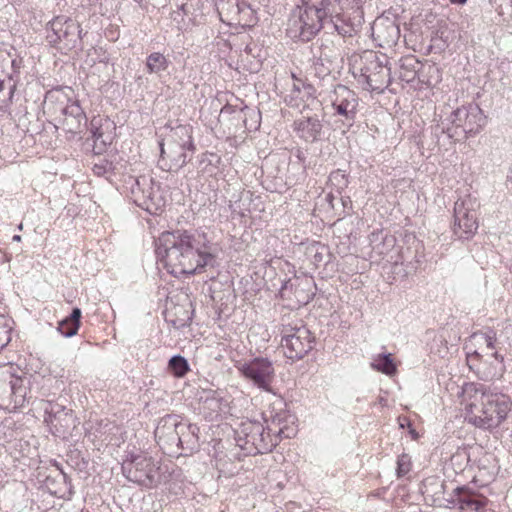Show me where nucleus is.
<instances>
[{
    "mask_svg": "<svg viewBox=\"0 0 512 512\" xmlns=\"http://www.w3.org/2000/svg\"><path fill=\"white\" fill-rule=\"evenodd\" d=\"M193 313L194 310L190 301L186 305H175L169 312L170 316H174L170 319V322L177 329L184 328L191 324Z\"/></svg>",
    "mask_w": 512,
    "mask_h": 512,
    "instance_id": "obj_33",
    "label": "nucleus"
},
{
    "mask_svg": "<svg viewBox=\"0 0 512 512\" xmlns=\"http://www.w3.org/2000/svg\"><path fill=\"white\" fill-rule=\"evenodd\" d=\"M114 169L113 162L105 158L100 159L92 168L95 175L106 177L107 179L113 174Z\"/></svg>",
    "mask_w": 512,
    "mask_h": 512,
    "instance_id": "obj_41",
    "label": "nucleus"
},
{
    "mask_svg": "<svg viewBox=\"0 0 512 512\" xmlns=\"http://www.w3.org/2000/svg\"><path fill=\"white\" fill-rule=\"evenodd\" d=\"M374 33L376 34L377 39L380 41L379 45L381 47H391L397 44L400 38L399 25L388 19L379 23H375Z\"/></svg>",
    "mask_w": 512,
    "mask_h": 512,
    "instance_id": "obj_28",
    "label": "nucleus"
},
{
    "mask_svg": "<svg viewBox=\"0 0 512 512\" xmlns=\"http://www.w3.org/2000/svg\"><path fill=\"white\" fill-rule=\"evenodd\" d=\"M330 181L333 182V183H337V185L341 186V187H346L347 186V179H346V176L344 174L343 171L341 170H335L333 171L331 174H330V177H329Z\"/></svg>",
    "mask_w": 512,
    "mask_h": 512,
    "instance_id": "obj_44",
    "label": "nucleus"
},
{
    "mask_svg": "<svg viewBox=\"0 0 512 512\" xmlns=\"http://www.w3.org/2000/svg\"><path fill=\"white\" fill-rule=\"evenodd\" d=\"M291 287H292V284H291L290 279H288V280H284V281L282 282V285H281V288H280V294H281V296L283 297V296H284V292H285L286 290H288L289 288H291Z\"/></svg>",
    "mask_w": 512,
    "mask_h": 512,
    "instance_id": "obj_48",
    "label": "nucleus"
},
{
    "mask_svg": "<svg viewBox=\"0 0 512 512\" xmlns=\"http://www.w3.org/2000/svg\"><path fill=\"white\" fill-rule=\"evenodd\" d=\"M421 63L414 56H406L399 61V78L406 83H412L418 74Z\"/></svg>",
    "mask_w": 512,
    "mask_h": 512,
    "instance_id": "obj_34",
    "label": "nucleus"
},
{
    "mask_svg": "<svg viewBox=\"0 0 512 512\" xmlns=\"http://www.w3.org/2000/svg\"><path fill=\"white\" fill-rule=\"evenodd\" d=\"M167 370L174 377L182 378L190 370V367L185 357L180 354H176L169 359Z\"/></svg>",
    "mask_w": 512,
    "mask_h": 512,
    "instance_id": "obj_36",
    "label": "nucleus"
},
{
    "mask_svg": "<svg viewBox=\"0 0 512 512\" xmlns=\"http://www.w3.org/2000/svg\"><path fill=\"white\" fill-rule=\"evenodd\" d=\"M104 124L108 127L110 125L109 120L93 117L88 128L93 139V152L97 155L104 153L112 141L111 136L105 135L102 131Z\"/></svg>",
    "mask_w": 512,
    "mask_h": 512,
    "instance_id": "obj_26",
    "label": "nucleus"
},
{
    "mask_svg": "<svg viewBox=\"0 0 512 512\" xmlns=\"http://www.w3.org/2000/svg\"><path fill=\"white\" fill-rule=\"evenodd\" d=\"M299 83L301 84V93L298 97H300L302 99L306 98V99L315 100L317 90L314 87V85L307 83L304 80H299Z\"/></svg>",
    "mask_w": 512,
    "mask_h": 512,
    "instance_id": "obj_43",
    "label": "nucleus"
},
{
    "mask_svg": "<svg viewBox=\"0 0 512 512\" xmlns=\"http://www.w3.org/2000/svg\"><path fill=\"white\" fill-rule=\"evenodd\" d=\"M155 252L168 273L193 275L216 264L215 249L206 233L196 229L162 232L155 241Z\"/></svg>",
    "mask_w": 512,
    "mask_h": 512,
    "instance_id": "obj_1",
    "label": "nucleus"
},
{
    "mask_svg": "<svg viewBox=\"0 0 512 512\" xmlns=\"http://www.w3.org/2000/svg\"><path fill=\"white\" fill-rule=\"evenodd\" d=\"M453 4H465L467 0H450Z\"/></svg>",
    "mask_w": 512,
    "mask_h": 512,
    "instance_id": "obj_52",
    "label": "nucleus"
},
{
    "mask_svg": "<svg viewBox=\"0 0 512 512\" xmlns=\"http://www.w3.org/2000/svg\"><path fill=\"white\" fill-rule=\"evenodd\" d=\"M314 294H315V293H314V292H312V293H311V295H308V296H307V300H306V302H305V303H307L310 299H312V298H313V296H314Z\"/></svg>",
    "mask_w": 512,
    "mask_h": 512,
    "instance_id": "obj_56",
    "label": "nucleus"
},
{
    "mask_svg": "<svg viewBox=\"0 0 512 512\" xmlns=\"http://www.w3.org/2000/svg\"><path fill=\"white\" fill-rule=\"evenodd\" d=\"M235 5L237 7V12L240 11V7H239V1L238 0H235Z\"/></svg>",
    "mask_w": 512,
    "mask_h": 512,
    "instance_id": "obj_57",
    "label": "nucleus"
},
{
    "mask_svg": "<svg viewBox=\"0 0 512 512\" xmlns=\"http://www.w3.org/2000/svg\"><path fill=\"white\" fill-rule=\"evenodd\" d=\"M480 393L479 403H471L467 408L466 419L476 427L493 429L498 427L512 411L510 397L503 393L476 389Z\"/></svg>",
    "mask_w": 512,
    "mask_h": 512,
    "instance_id": "obj_4",
    "label": "nucleus"
},
{
    "mask_svg": "<svg viewBox=\"0 0 512 512\" xmlns=\"http://www.w3.org/2000/svg\"><path fill=\"white\" fill-rule=\"evenodd\" d=\"M324 35L310 46L312 57L310 69L315 77L325 79L331 74V59L334 56L333 42Z\"/></svg>",
    "mask_w": 512,
    "mask_h": 512,
    "instance_id": "obj_17",
    "label": "nucleus"
},
{
    "mask_svg": "<svg viewBox=\"0 0 512 512\" xmlns=\"http://www.w3.org/2000/svg\"><path fill=\"white\" fill-rule=\"evenodd\" d=\"M272 425L279 426L278 430L271 426L265 427L258 421L247 420L240 424L235 431L236 444L246 455H258L271 452L282 438L290 437L285 432L286 426L281 427L285 418L281 414L271 415Z\"/></svg>",
    "mask_w": 512,
    "mask_h": 512,
    "instance_id": "obj_3",
    "label": "nucleus"
},
{
    "mask_svg": "<svg viewBox=\"0 0 512 512\" xmlns=\"http://www.w3.org/2000/svg\"><path fill=\"white\" fill-rule=\"evenodd\" d=\"M295 158L298 160L299 164L304 165L306 162V155L301 148H296L293 152Z\"/></svg>",
    "mask_w": 512,
    "mask_h": 512,
    "instance_id": "obj_45",
    "label": "nucleus"
},
{
    "mask_svg": "<svg viewBox=\"0 0 512 512\" xmlns=\"http://www.w3.org/2000/svg\"><path fill=\"white\" fill-rule=\"evenodd\" d=\"M82 29L75 20L57 16L47 24L46 40L52 47L67 53L81 44Z\"/></svg>",
    "mask_w": 512,
    "mask_h": 512,
    "instance_id": "obj_8",
    "label": "nucleus"
},
{
    "mask_svg": "<svg viewBox=\"0 0 512 512\" xmlns=\"http://www.w3.org/2000/svg\"><path fill=\"white\" fill-rule=\"evenodd\" d=\"M493 512V511H492Z\"/></svg>",
    "mask_w": 512,
    "mask_h": 512,
    "instance_id": "obj_61",
    "label": "nucleus"
},
{
    "mask_svg": "<svg viewBox=\"0 0 512 512\" xmlns=\"http://www.w3.org/2000/svg\"><path fill=\"white\" fill-rule=\"evenodd\" d=\"M334 199H335V197L331 193H329L326 196V201L328 202V204L330 205L331 208H334V204H333Z\"/></svg>",
    "mask_w": 512,
    "mask_h": 512,
    "instance_id": "obj_50",
    "label": "nucleus"
},
{
    "mask_svg": "<svg viewBox=\"0 0 512 512\" xmlns=\"http://www.w3.org/2000/svg\"><path fill=\"white\" fill-rule=\"evenodd\" d=\"M371 366L374 370L386 375H393L397 370L390 353L378 355V357L372 362Z\"/></svg>",
    "mask_w": 512,
    "mask_h": 512,
    "instance_id": "obj_37",
    "label": "nucleus"
},
{
    "mask_svg": "<svg viewBox=\"0 0 512 512\" xmlns=\"http://www.w3.org/2000/svg\"><path fill=\"white\" fill-rule=\"evenodd\" d=\"M281 333V346L284 349L285 356L291 360L304 358L316 343L315 336L303 324L300 326L286 325Z\"/></svg>",
    "mask_w": 512,
    "mask_h": 512,
    "instance_id": "obj_11",
    "label": "nucleus"
},
{
    "mask_svg": "<svg viewBox=\"0 0 512 512\" xmlns=\"http://www.w3.org/2000/svg\"><path fill=\"white\" fill-rule=\"evenodd\" d=\"M121 469L130 482L147 489L157 487L162 481L160 466L144 453L128 452Z\"/></svg>",
    "mask_w": 512,
    "mask_h": 512,
    "instance_id": "obj_7",
    "label": "nucleus"
},
{
    "mask_svg": "<svg viewBox=\"0 0 512 512\" xmlns=\"http://www.w3.org/2000/svg\"><path fill=\"white\" fill-rule=\"evenodd\" d=\"M478 229L476 212L468 207L464 201H457L454 205L453 234L462 240L471 239Z\"/></svg>",
    "mask_w": 512,
    "mask_h": 512,
    "instance_id": "obj_18",
    "label": "nucleus"
},
{
    "mask_svg": "<svg viewBox=\"0 0 512 512\" xmlns=\"http://www.w3.org/2000/svg\"><path fill=\"white\" fill-rule=\"evenodd\" d=\"M81 317V309L74 307L70 315L59 321L57 330L67 338L76 335L81 325Z\"/></svg>",
    "mask_w": 512,
    "mask_h": 512,
    "instance_id": "obj_32",
    "label": "nucleus"
},
{
    "mask_svg": "<svg viewBox=\"0 0 512 512\" xmlns=\"http://www.w3.org/2000/svg\"><path fill=\"white\" fill-rule=\"evenodd\" d=\"M153 185V179L143 175L137 177L131 186L135 204L149 213H156L164 206V199L160 195L159 189L155 190Z\"/></svg>",
    "mask_w": 512,
    "mask_h": 512,
    "instance_id": "obj_15",
    "label": "nucleus"
},
{
    "mask_svg": "<svg viewBox=\"0 0 512 512\" xmlns=\"http://www.w3.org/2000/svg\"><path fill=\"white\" fill-rule=\"evenodd\" d=\"M170 61L160 52H153L146 58V70L149 74H160L168 69Z\"/></svg>",
    "mask_w": 512,
    "mask_h": 512,
    "instance_id": "obj_35",
    "label": "nucleus"
},
{
    "mask_svg": "<svg viewBox=\"0 0 512 512\" xmlns=\"http://www.w3.org/2000/svg\"><path fill=\"white\" fill-rule=\"evenodd\" d=\"M348 203H351V201H350V199H349V198H347L346 200H345V199H342V204H343V206H344V207H346V205H347Z\"/></svg>",
    "mask_w": 512,
    "mask_h": 512,
    "instance_id": "obj_55",
    "label": "nucleus"
},
{
    "mask_svg": "<svg viewBox=\"0 0 512 512\" xmlns=\"http://www.w3.org/2000/svg\"><path fill=\"white\" fill-rule=\"evenodd\" d=\"M8 381L3 384L4 390L9 391L11 403L13 407L21 408L26 403L27 397V384L29 383L27 378L9 375Z\"/></svg>",
    "mask_w": 512,
    "mask_h": 512,
    "instance_id": "obj_27",
    "label": "nucleus"
},
{
    "mask_svg": "<svg viewBox=\"0 0 512 512\" xmlns=\"http://www.w3.org/2000/svg\"><path fill=\"white\" fill-rule=\"evenodd\" d=\"M464 349L469 362L480 361L484 355H491L498 364L504 362V356L500 353L501 342L497 339V332L490 327L472 333Z\"/></svg>",
    "mask_w": 512,
    "mask_h": 512,
    "instance_id": "obj_10",
    "label": "nucleus"
},
{
    "mask_svg": "<svg viewBox=\"0 0 512 512\" xmlns=\"http://www.w3.org/2000/svg\"><path fill=\"white\" fill-rule=\"evenodd\" d=\"M363 65L359 73H354L357 81L367 91L383 92L391 82V68L387 67V61L382 60L375 53H368L362 58Z\"/></svg>",
    "mask_w": 512,
    "mask_h": 512,
    "instance_id": "obj_9",
    "label": "nucleus"
},
{
    "mask_svg": "<svg viewBox=\"0 0 512 512\" xmlns=\"http://www.w3.org/2000/svg\"><path fill=\"white\" fill-rule=\"evenodd\" d=\"M293 78L295 81L293 83L292 93L298 97L301 93V84L299 83L300 79L296 78L295 75H293Z\"/></svg>",
    "mask_w": 512,
    "mask_h": 512,
    "instance_id": "obj_46",
    "label": "nucleus"
},
{
    "mask_svg": "<svg viewBox=\"0 0 512 512\" xmlns=\"http://www.w3.org/2000/svg\"><path fill=\"white\" fill-rule=\"evenodd\" d=\"M44 107L63 116L61 125L67 133L78 134L87 127V117L78 100H70L61 89L46 93Z\"/></svg>",
    "mask_w": 512,
    "mask_h": 512,
    "instance_id": "obj_6",
    "label": "nucleus"
},
{
    "mask_svg": "<svg viewBox=\"0 0 512 512\" xmlns=\"http://www.w3.org/2000/svg\"><path fill=\"white\" fill-rule=\"evenodd\" d=\"M4 57H5V52L0 50V59H4Z\"/></svg>",
    "mask_w": 512,
    "mask_h": 512,
    "instance_id": "obj_58",
    "label": "nucleus"
},
{
    "mask_svg": "<svg viewBox=\"0 0 512 512\" xmlns=\"http://www.w3.org/2000/svg\"><path fill=\"white\" fill-rule=\"evenodd\" d=\"M511 184V189H512V174L509 176V180H508Z\"/></svg>",
    "mask_w": 512,
    "mask_h": 512,
    "instance_id": "obj_59",
    "label": "nucleus"
},
{
    "mask_svg": "<svg viewBox=\"0 0 512 512\" xmlns=\"http://www.w3.org/2000/svg\"><path fill=\"white\" fill-rule=\"evenodd\" d=\"M411 470V458L407 454H401L397 459V476L404 477Z\"/></svg>",
    "mask_w": 512,
    "mask_h": 512,
    "instance_id": "obj_42",
    "label": "nucleus"
},
{
    "mask_svg": "<svg viewBox=\"0 0 512 512\" xmlns=\"http://www.w3.org/2000/svg\"><path fill=\"white\" fill-rule=\"evenodd\" d=\"M12 240L16 241V242H20L21 241V236L20 235H14Z\"/></svg>",
    "mask_w": 512,
    "mask_h": 512,
    "instance_id": "obj_54",
    "label": "nucleus"
},
{
    "mask_svg": "<svg viewBox=\"0 0 512 512\" xmlns=\"http://www.w3.org/2000/svg\"><path fill=\"white\" fill-rule=\"evenodd\" d=\"M180 425H183V422L179 420V416L173 414L165 415L158 422L155 429V437L159 441L175 444L178 439Z\"/></svg>",
    "mask_w": 512,
    "mask_h": 512,
    "instance_id": "obj_24",
    "label": "nucleus"
},
{
    "mask_svg": "<svg viewBox=\"0 0 512 512\" xmlns=\"http://www.w3.org/2000/svg\"><path fill=\"white\" fill-rule=\"evenodd\" d=\"M334 115L340 116L343 125L353 126L358 112L359 98L357 94L347 86L338 84L331 97Z\"/></svg>",
    "mask_w": 512,
    "mask_h": 512,
    "instance_id": "obj_14",
    "label": "nucleus"
},
{
    "mask_svg": "<svg viewBox=\"0 0 512 512\" xmlns=\"http://www.w3.org/2000/svg\"><path fill=\"white\" fill-rule=\"evenodd\" d=\"M42 483L51 495L64 500H71L75 493L71 479L57 463L48 470Z\"/></svg>",
    "mask_w": 512,
    "mask_h": 512,
    "instance_id": "obj_20",
    "label": "nucleus"
},
{
    "mask_svg": "<svg viewBox=\"0 0 512 512\" xmlns=\"http://www.w3.org/2000/svg\"><path fill=\"white\" fill-rule=\"evenodd\" d=\"M241 375L257 388L270 391L275 377L272 361L266 357H255L237 366Z\"/></svg>",
    "mask_w": 512,
    "mask_h": 512,
    "instance_id": "obj_13",
    "label": "nucleus"
},
{
    "mask_svg": "<svg viewBox=\"0 0 512 512\" xmlns=\"http://www.w3.org/2000/svg\"><path fill=\"white\" fill-rule=\"evenodd\" d=\"M209 156H211V157H217V156H216L215 154H213V153H202V154L200 155V160H199L200 164H203V163H206V162H207V164H212V161L209 159Z\"/></svg>",
    "mask_w": 512,
    "mask_h": 512,
    "instance_id": "obj_47",
    "label": "nucleus"
},
{
    "mask_svg": "<svg viewBox=\"0 0 512 512\" xmlns=\"http://www.w3.org/2000/svg\"><path fill=\"white\" fill-rule=\"evenodd\" d=\"M44 422L56 437L65 439L77 426V418L71 409L54 401L43 403Z\"/></svg>",
    "mask_w": 512,
    "mask_h": 512,
    "instance_id": "obj_12",
    "label": "nucleus"
},
{
    "mask_svg": "<svg viewBox=\"0 0 512 512\" xmlns=\"http://www.w3.org/2000/svg\"><path fill=\"white\" fill-rule=\"evenodd\" d=\"M22 227H23V225H22V224H20V225L18 226V229H20V230H21V229H22Z\"/></svg>",
    "mask_w": 512,
    "mask_h": 512,
    "instance_id": "obj_60",
    "label": "nucleus"
},
{
    "mask_svg": "<svg viewBox=\"0 0 512 512\" xmlns=\"http://www.w3.org/2000/svg\"><path fill=\"white\" fill-rule=\"evenodd\" d=\"M5 85H6L5 80H0V91L1 90H6Z\"/></svg>",
    "mask_w": 512,
    "mask_h": 512,
    "instance_id": "obj_53",
    "label": "nucleus"
},
{
    "mask_svg": "<svg viewBox=\"0 0 512 512\" xmlns=\"http://www.w3.org/2000/svg\"><path fill=\"white\" fill-rule=\"evenodd\" d=\"M445 487V482L438 476H429L421 482L420 492L426 499L430 497L433 502H436L445 499Z\"/></svg>",
    "mask_w": 512,
    "mask_h": 512,
    "instance_id": "obj_31",
    "label": "nucleus"
},
{
    "mask_svg": "<svg viewBox=\"0 0 512 512\" xmlns=\"http://www.w3.org/2000/svg\"><path fill=\"white\" fill-rule=\"evenodd\" d=\"M201 402L204 405V408L211 410L212 412H220L222 410V397L219 395L217 391H207L205 392V397H200Z\"/></svg>",
    "mask_w": 512,
    "mask_h": 512,
    "instance_id": "obj_39",
    "label": "nucleus"
},
{
    "mask_svg": "<svg viewBox=\"0 0 512 512\" xmlns=\"http://www.w3.org/2000/svg\"><path fill=\"white\" fill-rule=\"evenodd\" d=\"M11 319L0 314V352L9 344L11 341Z\"/></svg>",
    "mask_w": 512,
    "mask_h": 512,
    "instance_id": "obj_40",
    "label": "nucleus"
},
{
    "mask_svg": "<svg viewBox=\"0 0 512 512\" xmlns=\"http://www.w3.org/2000/svg\"><path fill=\"white\" fill-rule=\"evenodd\" d=\"M199 430L196 424L183 423V425H180L178 439L175 444L190 453L197 451L199 448Z\"/></svg>",
    "mask_w": 512,
    "mask_h": 512,
    "instance_id": "obj_29",
    "label": "nucleus"
},
{
    "mask_svg": "<svg viewBox=\"0 0 512 512\" xmlns=\"http://www.w3.org/2000/svg\"><path fill=\"white\" fill-rule=\"evenodd\" d=\"M340 0H335L334 12L327 15L325 26L327 29L337 32L343 38L352 37L357 33L362 23V11L357 8L352 17L348 12H343L339 7Z\"/></svg>",
    "mask_w": 512,
    "mask_h": 512,
    "instance_id": "obj_16",
    "label": "nucleus"
},
{
    "mask_svg": "<svg viewBox=\"0 0 512 512\" xmlns=\"http://www.w3.org/2000/svg\"><path fill=\"white\" fill-rule=\"evenodd\" d=\"M495 370H497L499 375H502L504 373V371H505V367H504L503 364L502 365L499 364V367H495Z\"/></svg>",
    "mask_w": 512,
    "mask_h": 512,
    "instance_id": "obj_51",
    "label": "nucleus"
},
{
    "mask_svg": "<svg viewBox=\"0 0 512 512\" xmlns=\"http://www.w3.org/2000/svg\"><path fill=\"white\" fill-rule=\"evenodd\" d=\"M8 90H1L0 91V101L2 102H5V101H12V98H8Z\"/></svg>",
    "mask_w": 512,
    "mask_h": 512,
    "instance_id": "obj_49",
    "label": "nucleus"
},
{
    "mask_svg": "<svg viewBox=\"0 0 512 512\" xmlns=\"http://www.w3.org/2000/svg\"><path fill=\"white\" fill-rule=\"evenodd\" d=\"M486 125V116L475 103L462 105L441 120L442 132L460 142L480 133Z\"/></svg>",
    "mask_w": 512,
    "mask_h": 512,
    "instance_id": "obj_5",
    "label": "nucleus"
},
{
    "mask_svg": "<svg viewBox=\"0 0 512 512\" xmlns=\"http://www.w3.org/2000/svg\"><path fill=\"white\" fill-rule=\"evenodd\" d=\"M445 500L448 504L457 506L461 510H472L475 512H481L488 501L485 497L477 495L465 486L454 488L451 498Z\"/></svg>",
    "mask_w": 512,
    "mask_h": 512,
    "instance_id": "obj_22",
    "label": "nucleus"
},
{
    "mask_svg": "<svg viewBox=\"0 0 512 512\" xmlns=\"http://www.w3.org/2000/svg\"><path fill=\"white\" fill-rule=\"evenodd\" d=\"M23 68V59L15 58L11 60V73L8 75V98H13L14 91L20 81V73Z\"/></svg>",
    "mask_w": 512,
    "mask_h": 512,
    "instance_id": "obj_38",
    "label": "nucleus"
},
{
    "mask_svg": "<svg viewBox=\"0 0 512 512\" xmlns=\"http://www.w3.org/2000/svg\"><path fill=\"white\" fill-rule=\"evenodd\" d=\"M159 143L160 157L159 167L167 172H178L192 158L195 151H190L185 147Z\"/></svg>",
    "mask_w": 512,
    "mask_h": 512,
    "instance_id": "obj_19",
    "label": "nucleus"
},
{
    "mask_svg": "<svg viewBox=\"0 0 512 512\" xmlns=\"http://www.w3.org/2000/svg\"><path fill=\"white\" fill-rule=\"evenodd\" d=\"M335 0H300L291 11L286 34L294 42H309L324 28L332 15Z\"/></svg>",
    "mask_w": 512,
    "mask_h": 512,
    "instance_id": "obj_2",
    "label": "nucleus"
},
{
    "mask_svg": "<svg viewBox=\"0 0 512 512\" xmlns=\"http://www.w3.org/2000/svg\"><path fill=\"white\" fill-rule=\"evenodd\" d=\"M159 142L185 147L190 151H196L193 138V127L189 124H179L171 127Z\"/></svg>",
    "mask_w": 512,
    "mask_h": 512,
    "instance_id": "obj_23",
    "label": "nucleus"
},
{
    "mask_svg": "<svg viewBox=\"0 0 512 512\" xmlns=\"http://www.w3.org/2000/svg\"><path fill=\"white\" fill-rule=\"evenodd\" d=\"M369 242L372 252L383 257L394 249L396 238L383 230H376L369 235Z\"/></svg>",
    "mask_w": 512,
    "mask_h": 512,
    "instance_id": "obj_30",
    "label": "nucleus"
},
{
    "mask_svg": "<svg viewBox=\"0 0 512 512\" xmlns=\"http://www.w3.org/2000/svg\"><path fill=\"white\" fill-rule=\"evenodd\" d=\"M318 115H303L294 121V130L297 136L306 143H316L322 140L323 123Z\"/></svg>",
    "mask_w": 512,
    "mask_h": 512,
    "instance_id": "obj_21",
    "label": "nucleus"
},
{
    "mask_svg": "<svg viewBox=\"0 0 512 512\" xmlns=\"http://www.w3.org/2000/svg\"><path fill=\"white\" fill-rule=\"evenodd\" d=\"M221 114H237V118L242 119L243 124L247 129H257L259 126L258 118L260 117V112L248 107L242 101L235 105L227 103L222 107Z\"/></svg>",
    "mask_w": 512,
    "mask_h": 512,
    "instance_id": "obj_25",
    "label": "nucleus"
}]
</instances>
